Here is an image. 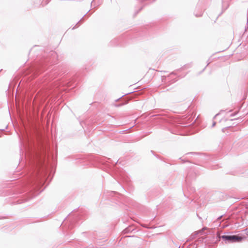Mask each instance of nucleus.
Masks as SVG:
<instances>
[{"instance_id":"obj_1","label":"nucleus","mask_w":248,"mask_h":248,"mask_svg":"<svg viewBox=\"0 0 248 248\" xmlns=\"http://www.w3.org/2000/svg\"><path fill=\"white\" fill-rule=\"evenodd\" d=\"M221 238L231 242H240L243 240V237L237 235H222Z\"/></svg>"}]
</instances>
